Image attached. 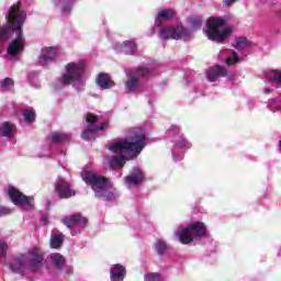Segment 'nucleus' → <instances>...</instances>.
<instances>
[{
	"label": "nucleus",
	"instance_id": "obj_24",
	"mask_svg": "<svg viewBox=\"0 0 281 281\" xmlns=\"http://www.w3.org/2000/svg\"><path fill=\"white\" fill-rule=\"evenodd\" d=\"M63 240H65V235L63 234L53 235L50 237V247L53 249H60V247H63Z\"/></svg>",
	"mask_w": 281,
	"mask_h": 281
},
{
	"label": "nucleus",
	"instance_id": "obj_9",
	"mask_svg": "<svg viewBox=\"0 0 281 281\" xmlns=\"http://www.w3.org/2000/svg\"><path fill=\"white\" fill-rule=\"evenodd\" d=\"M86 122L88 123V130L81 134L82 139H86V142H91L95 137V133L104 131L106 126V123H100V117L91 113L86 115Z\"/></svg>",
	"mask_w": 281,
	"mask_h": 281
},
{
	"label": "nucleus",
	"instance_id": "obj_12",
	"mask_svg": "<svg viewBox=\"0 0 281 281\" xmlns=\"http://www.w3.org/2000/svg\"><path fill=\"white\" fill-rule=\"evenodd\" d=\"M60 50L57 47H44L41 50V55L37 59V64L41 67H47V65H52L58 58Z\"/></svg>",
	"mask_w": 281,
	"mask_h": 281
},
{
	"label": "nucleus",
	"instance_id": "obj_1",
	"mask_svg": "<svg viewBox=\"0 0 281 281\" xmlns=\"http://www.w3.org/2000/svg\"><path fill=\"white\" fill-rule=\"evenodd\" d=\"M146 146V134L140 127L130 130L127 137L113 143L104 157L105 166L111 170L124 166V161L135 159Z\"/></svg>",
	"mask_w": 281,
	"mask_h": 281
},
{
	"label": "nucleus",
	"instance_id": "obj_4",
	"mask_svg": "<svg viewBox=\"0 0 281 281\" xmlns=\"http://www.w3.org/2000/svg\"><path fill=\"white\" fill-rule=\"evenodd\" d=\"M232 32H234V29L225 25V19L223 18H209L204 29L207 40L215 43H225L232 36Z\"/></svg>",
	"mask_w": 281,
	"mask_h": 281
},
{
	"label": "nucleus",
	"instance_id": "obj_5",
	"mask_svg": "<svg viewBox=\"0 0 281 281\" xmlns=\"http://www.w3.org/2000/svg\"><path fill=\"white\" fill-rule=\"evenodd\" d=\"M82 179L88 186H91L97 199H103V201H111L113 199L114 195L109 191L106 178L94 173L93 171H86L82 175Z\"/></svg>",
	"mask_w": 281,
	"mask_h": 281
},
{
	"label": "nucleus",
	"instance_id": "obj_15",
	"mask_svg": "<svg viewBox=\"0 0 281 281\" xmlns=\"http://www.w3.org/2000/svg\"><path fill=\"white\" fill-rule=\"evenodd\" d=\"M127 188H135L144 182V173L139 168H133L131 173L124 178Z\"/></svg>",
	"mask_w": 281,
	"mask_h": 281
},
{
	"label": "nucleus",
	"instance_id": "obj_7",
	"mask_svg": "<svg viewBox=\"0 0 281 281\" xmlns=\"http://www.w3.org/2000/svg\"><path fill=\"white\" fill-rule=\"evenodd\" d=\"M205 234H207L205 224L202 222H194L182 231H178L176 236H178L179 241L182 245H190V243L196 240V238H204Z\"/></svg>",
	"mask_w": 281,
	"mask_h": 281
},
{
	"label": "nucleus",
	"instance_id": "obj_41",
	"mask_svg": "<svg viewBox=\"0 0 281 281\" xmlns=\"http://www.w3.org/2000/svg\"><path fill=\"white\" fill-rule=\"evenodd\" d=\"M30 82L34 86V87H41V83H38V77H34V79H30Z\"/></svg>",
	"mask_w": 281,
	"mask_h": 281
},
{
	"label": "nucleus",
	"instance_id": "obj_32",
	"mask_svg": "<svg viewBox=\"0 0 281 281\" xmlns=\"http://www.w3.org/2000/svg\"><path fill=\"white\" fill-rule=\"evenodd\" d=\"M155 247H156V251H157V254H159V256H164V254H166V241L158 240V241H156Z\"/></svg>",
	"mask_w": 281,
	"mask_h": 281
},
{
	"label": "nucleus",
	"instance_id": "obj_31",
	"mask_svg": "<svg viewBox=\"0 0 281 281\" xmlns=\"http://www.w3.org/2000/svg\"><path fill=\"white\" fill-rule=\"evenodd\" d=\"M23 116L27 124H32V122H34V120H36V113L32 110H24Z\"/></svg>",
	"mask_w": 281,
	"mask_h": 281
},
{
	"label": "nucleus",
	"instance_id": "obj_20",
	"mask_svg": "<svg viewBox=\"0 0 281 281\" xmlns=\"http://www.w3.org/2000/svg\"><path fill=\"white\" fill-rule=\"evenodd\" d=\"M263 76L268 82H281V70L280 69H267L263 71Z\"/></svg>",
	"mask_w": 281,
	"mask_h": 281
},
{
	"label": "nucleus",
	"instance_id": "obj_30",
	"mask_svg": "<svg viewBox=\"0 0 281 281\" xmlns=\"http://www.w3.org/2000/svg\"><path fill=\"white\" fill-rule=\"evenodd\" d=\"M268 108L270 109V111H272L273 113H276V111H280L281 109V99L277 98V99H270L268 101Z\"/></svg>",
	"mask_w": 281,
	"mask_h": 281
},
{
	"label": "nucleus",
	"instance_id": "obj_37",
	"mask_svg": "<svg viewBox=\"0 0 281 281\" xmlns=\"http://www.w3.org/2000/svg\"><path fill=\"white\" fill-rule=\"evenodd\" d=\"M179 131H181L180 128H179V126H177V125H173V126H171V128H169L168 130V136L169 137H172V135H177L178 133H179Z\"/></svg>",
	"mask_w": 281,
	"mask_h": 281
},
{
	"label": "nucleus",
	"instance_id": "obj_46",
	"mask_svg": "<svg viewBox=\"0 0 281 281\" xmlns=\"http://www.w3.org/2000/svg\"><path fill=\"white\" fill-rule=\"evenodd\" d=\"M76 234H78V233H76V232H72V233H71V236H76Z\"/></svg>",
	"mask_w": 281,
	"mask_h": 281
},
{
	"label": "nucleus",
	"instance_id": "obj_13",
	"mask_svg": "<svg viewBox=\"0 0 281 281\" xmlns=\"http://www.w3.org/2000/svg\"><path fill=\"white\" fill-rule=\"evenodd\" d=\"M55 192L58 193L60 199H70V196H76V191L71 188V183L67 182L61 177H59L55 182Z\"/></svg>",
	"mask_w": 281,
	"mask_h": 281
},
{
	"label": "nucleus",
	"instance_id": "obj_38",
	"mask_svg": "<svg viewBox=\"0 0 281 281\" xmlns=\"http://www.w3.org/2000/svg\"><path fill=\"white\" fill-rule=\"evenodd\" d=\"M10 36V29H0V41Z\"/></svg>",
	"mask_w": 281,
	"mask_h": 281
},
{
	"label": "nucleus",
	"instance_id": "obj_23",
	"mask_svg": "<svg viewBox=\"0 0 281 281\" xmlns=\"http://www.w3.org/2000/svg\"><path fill=\"white\" fill-rule=\"evenodd\" d=\"M50 139L55 144H63V142H69V139H71V135L65 134V133L54 132L50 135Z\"/></svg>",
	"mask_w": 281,
	"mask_h": 281
},
{
	"label": "nucleus",
	"instance_id": "obj_26",
	"mask_svg": "<svg viewBox=\"0 0 281 281\" xmlns=\"http://www.w3.org/2000/svg\"><path fill=\"white\" fill-rule=\"evenodd\" d=\"M267 3L273 14L276 16H280L281 14V2L280 0H267Z\"/></svg>",
	"mask_w": 281,
	"mask_h": 281
},
{
	"label": "nucleus",
	"instance_id": "obj_42",
	"mask_svg": "<svg viewBox=\"0 0 281 281\" xmlns=\"http://www.w3.org/2000/svg\"><path fill=\"white\" fill-rule=\"evenodd\" d=\"M271 91H273V88L266 87L263 89V93H266L267 95H269V93H271Z\"/></svg>",
	"mask_w": 281,
	"mask_h": 281
},
{
	"label": "nucleus",
	"instance_id": "obj_27",
	"mask_svg": "<svg viewBox=\"0 0 281 281\" xmlns=\"http://www.w3.org/2000/svg\"><path fill=\"white\" fill-rule=\"evenodd\" d=\"M50 260L53 265L57 267V269H63L65 267V257L63 255L56 252L50 255Z\"/></svg>",
	"mask_w": 281,
	"mask_h": 281
},
{
	"label": "nucleus",
	"instance_id": "obj_43",
	"mask_svg": "<svg viewBox=\"0 0 281 281\" xmlns=\"http://www.w3.org/2000/svg\"><path fill=\"white\" fill-rule=\"evenodd\" d=\"M71 10V5H65L63 8V12H69Z\"/></svg>",
	"mask_w": 281,
	"mask_h": 281
},
{
	"label": "nucleus",
	"instance_id": "obj_47",
	"mask_svg": "<svg viewBox=\"0 0 281 281\" xmlns=\"http://www.w3.org/2000/svg\"><path fill=\"white\" fill-rule=\"evenodd\" d=\"M279 146H281V140H279Z\"/></svg>",
	"mask_w": 281,
	"mask_h": 281
},
{
	"label": "nucleus",
	"instance_id": "obj_6",
	"mask_svg": "<svg viewBox=\"0 0 281 281\" xmlns=\"http://www.w3.org/2000/svg\"><path fill=\"white\" fill-rule=\"evenodd\" d=\"M85 72V64L82 63H69L66 65V72L61 76V85L67 87L72 85L78 89L82 85V74Z\"/></svg>",
	"mask_w": 281,
	"mask_h": 281
},
{
	"label": "nucleus",
	"instance_id": "obj_19",
	"mask_svg": "<svg viewBox=\"0 0 281 281\" xmlns=\"http://www.w3.org/2000/svg\"><path fill=\"white\" fill-rule=\"evenodd\" d=\"M176 14L177 13L172 9H165L162 11H159L155 19V23L156 25H161L164 21H170L171 19H175Z\"/></svg>",
	"mask_w": 281,
	"mask_h": 281
},
{
	"label": "nucleus",
	"instance_id": "obj_33",
	"mask_svg": "<svg viewBox=\"0 0 281 281\" xmlns=\"http://www.w3.org/2000/svg\"><path fill=\"white\" fill-rule=\"evenodd\" d=\"M14 87V81L10 78H5L1 83L2 91H8V89H12Z\"/></svg>",
	"mask_w": 281,
	"mask_h": 281
},
{
	"label": "nucleus",
	"instance_id": "obj_40",
	"mask_svg": "<svg viewBox=\"0 0 281 281\" xmlns=\"http://www.w3.org/2000/svg\"><path fill=\"white\" fill-rule=\"evenodd\" d=\"M236 1L238 0H223L224 5H226V8H229V5H234V3H236Z\"/></svg>",
	"mask_w": 281,
	"mask_h": 281
},
{
	"label": "nucleus",
	"instance_id": "obj_16",
	"mask_svg": "<svg viewBox=\"0 0 281 281\" xmlns=\"http://www.w3.org/2000/svg\"><path fill=\"white\" fill-rule=\"evenodd\" d=\"M224 76H227V70L223 66H215L206 71L209 82H216L218 78H224Z\"/></svg>",
	"mask_w": 281,
	"mask_h": 281
},
{
	"label": "nucleus",
	"instance_id": "obj_3",
	"mask_svg": "<svg viewBox=\"0 0 281 281\" xmlns=\"http://www.w3.org/2000/svg\"><path fill=\"white\" fill-rule=\"evenodd\" d=\"M43 267V250L34 247L29 250V257L19 255L13 262L10 263V269L15 273H25V271H38Z\"/></svg>",
	"mask_w": 281,
	"mask_h": 281
},
{
	"label": "nucleus",
	"instance_id": "obj_34",
	"mask_svg": "<svg viewBox=\"0 0 281 281\" xmlns=\"http://www.w3.org/2000/svg\"><path fill=\"white\" fill-rule=\"evenodd\" d=\"M176 146H178L179 148H190L192 144H190L188 139L180 137L179 140H176Z\"/></svg>",
	"mask_w": 281,
	"mask_h": 281
},
{
	"label": "nucleus",
	"instance_id": "obj_11",
	"mask_svg": "<svg viewBox=\"0 0 281 281\" xmlns=\"http://www.w3.org/2000/svg\"><path fill=\"white\" fill-rule=\"evenodd\" d=\"M9 196L14 205H20L23 210H32L34 198H27L21 193L16 188H9Z\"/></svg>",
	"mask_w": 281,
	"mask_h": 281
},
{
	"label": "nucleus",
	"instance_id": "obj_8",
	"mask_svg": "<svg viewBox=\"0 0 281 281\" xmlns=\"http://www.w3.org/2000/svg\"><path fill=\"white\" fill-rule=\"evenodd\" d=\"M159 36L162 41L173 40L181 41V38H190V31L183 25L178 24L177 26H162L159 31Z\"/></svg>",
	"mask_w": 281,
	"mask_h": 281
},
{
	"label": "nucleus",
	"instance_id": "obj_18",
	"mask_svg": "<svg viewBox=\"0 0 281 281\" xmlns=\"http://www.w3.org/2000/svg\"><path fill=\"white\" fill-rule=\"evenodd\" d=\"M97 85L101 89H113V87H115V81L111 79V76H109V74L102 72L97 78Z\"/></svg>",
	"mask_w": 281,
	"mask_h": 281
},
{
	"label": "nucleus",
	"instance_id": "obj_35",
	"mask_svg": "<svg viewBox=\"0 0 281 281\" xmlns=\"http://www.w3.org/2000/svg\"><path fill=\"white\" fill-rule=\"evenodd\" d=\"M145 281H161L159 273H147L145 274Z\"/></svg>",
	"mask_w": 281,
	"mask_h": 281
},
{
	"label": "nucleus",
	"instance_id": "obj_25",
	"mask_svg": "<svg viewBox=\"0 0 281 281\" xmlns=\"http://www.w3.org/2000/svg\"><path fill=\"white\" fill-rule=\"evenodd\" d=\"M233 47H235V49H238L239 52L243 49H247V47H249V41L246 40V37H236L233 43Z\"/></svg>",
	"mask_w": 281,
	"mask_h": 281
},
{
	"label": "nucleus",
	"instance_id": "obj_39",
	"mask_svg": "<svg viewBox=\"0 0 281 281\" xmlns=\"http://www.w3.org/2000/svg\"><path fill=\"white\" fill-rule=\"evenodd\" d=\"M11 213H12V210L0 206V216H5V215L11 214Z\"/></svg>",
	"mask_w": 281,
	"mask_h": 281
},
{
	"label": "nucleus",
	"instance_id": "obj_21",
	"mask_svg": "<svg viewBox=\"0 0 281 281\" xmlns=\"http://www.w3.org/2000/svg\"><path fill=\"white\" fill-rule=\"evenodd\" d=\"M14 133H16V125L10 122H4L0 126V135L2 137H14Z\"/></svg>",
	"mask_w": 281,
	"mask_h": 281
},
{
	"label": "nucleus",
	"instance_id": "obj_36",
	"mask_svg": "<svg viewBox=\"0 0 281 281\" xmlns=\"http://www.w3.org/2000/svg\"><path fill=\"white\" fill-rule=\"evenodd\" d=\"M7 251H8V244H5V241H0V258H5Z\"/></svg>",
	"mask_w": 281,
	"mask_h": 281
},
{
	"label": "nucleus",
	"instance_id": "obj_14",
	"mask_svg": "<svg viewBox=\"0 0 281 281\" xmlns=\"http://www.w3.org/2000/svg\"><path fill=\"white\" fill-rule=\"evenodd\" d=\"M64 225L68 227V229H74L76 227H80L85 229L87 227L88 220L83 217L80 213L72 214L70 217H66L63 220Z\"/></svg>",
	"mask_w": 281,
	"mask_h": 281
},
{
	"label": "nucleus",
	"instance_id": "obj_45",
	"mask_svg": "<svg viewBox=\"0 0 281 281\" xmlns=\"http://www.w3.org/2000/svg\"><path fill=\"white\" fill-rule=\"evenodd\" d=\"M60 1H63V0H55V5H58V3H60Z\"/></svg>",
	"mask_w": 281,
	"mask_h": 281
},
{
	"label": "nucleus",
	"instance_id": "obj_10",
	"mask_svg": "<svg viewBox=\"0 0 281 281\" xmlns=\"http://www.w3.org/2000/svg\"><path fill=\"white\" fill-rule=\"evenodd\" d=\"M150 71L147 68H138L135 74L126 72L128 80L125 82L127 93H134L139 89V78L148 76Z\"/></svg>",
	"mask_w": 281,
	"mask_h": 281
},
{
	"label": "nucleus",
	"instance_id": "obj_22",
	"mask_svg": "<svg viewBox=\"0 0 281 281\" xmlns=\"http://www.w3.org/2000/svg\"><path fill=\"white\" fill-rule=\"evenodd\" d=\"M120 52L123 54H126L127 56H133L135 54V49H137V46L135 42L133 41H125L123 45L120 46Z\"/></svg>",
	"mask_w": 281,
	"mask_h": 281
},
{
	"label": "nucleus",
	"instance_id": "obj_2",
	"mask_svg": "<svg viewBox=\"0 0 281 281\" xmlns=\"http://www.w3.org/2000/svg\"><path fill=\"white\" fill-rule=\"evenodd\" d=\"M8 22L9 34L15 32V38L8 46L9 56H19L25 49V37L23 36V23H25V12L21 10V3L16 2L9 9Z\"/></svg>",
	"mask_w": 281,
	"mask_h": 281
},
{
	"label": "nucleus",
	"instance_id": "obj_28",
	"mask_svg": "<svg viewBox=\"0 0 281 281\" xmlns=\"http://www.w3.org/2000/svg\"><path fill=\"white\" fill-rule=\"evenodd\" d=\"M190 30L194 32L196 30H201V25H203V19L201 16H192L189 19Z\"/></svg>",
	"mask_w": 281,
	"mask_h": 281
},
{
	"label": "nucleus",
	"instance_id": "obj_29",
	"mask_svg": "<svg viewBox=\"0 0 281 281\" xmlns=\"http://www.w3.org/2000/svg\"><path fill=\"white\" fill-rule=\"evenodd\" d=\"M227 57H226V65H238L240 63V57H238V54L236 50H226Z\"/></svg>",
	"mask_w": 281,
	"mask_h": 281
},
{
	"label": "nucleus",
	"instance_id": "obj_44",
	"mask_svg": "<svg viewBox=\"0 0 281 281\" xmlns=\"http://www.w3.org/2000/svg\"><path fill=\"white\" fill-rule=\"evenodd\" d=\"M172 155H173V159L176 161H181V159H183V155H181L179 158H177V156H175V153Z\"/></svg>",
	"mask_w": 281,
	"mask_h": 281
},
{
	"label": "nucleus",
	"instance_id": "obj_17",
	"mask_svg": "<svg viewBox=\"0 0 281 281\" xmlns=\"http://www.w3.org/2000/svg\"><path fill=\"white\" fill-rule=\"evenodd\" d=\"M111 281H124L126 278V268L121 265H114L110 269Z\"/></svg>",
	"mask_w": 281,
	"mask_h": 281
}]
</instances>
